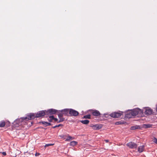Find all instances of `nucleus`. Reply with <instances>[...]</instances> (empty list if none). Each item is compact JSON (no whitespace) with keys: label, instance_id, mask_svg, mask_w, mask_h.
<instances>
[{"label":"nucleus","instance_id":"nucleus-1","mask_svg":"<svg viewBox=\"0 0 157 157\" xmlns=\"http://www.w3.org/2000/svg\"><path fill=\"white\" fill-rule=\"evenodd\" d=\"M46 114V111H41L38 112L37 113L34 114L31 113L29 114L27 117H23L21 119V120H30L34 119L35 117H39L44 116ZM20 119L19 120L20 121Z\"/></svg>","mask_w":157,"mask_h":157},{"label":"nucleus","instance_id":"nucleus-2","mask_svg":"<svg viewBox=\"0 0 157 157\" xmlns=\"http://www.w3.org/2000/svg\"><path fill=\"white\" fill-rule=\"evenodd\" d=\"M142 113H143V111L137 108L132 110L128 113L127 114V117L130 118L132 117L135 116L138 114H141Z\"/></svg>","mask_w":157,"mask_h":157},{"label":"nucleus","instance_id":"nucleus-3","mask_svg":"<svg viewBox=\"0 0 157 157\" xmlns=\"http://www.w3.org/2000/svg\"><path fill=\"white\" fill-rule=\"evenodd\" d=\"M122 115V112H114L110 114V116L113 118H118Z\"/></svg>","mask_w":157,"mask_h":157},{"label":"nucleus","instance_id":"nucleus-4","mask_svg":"<svg viewBox=\"0 0 157 157\" xmlns=\"http://www.w3.org/2000/svg\"><path fill=\"white\" fill-rule=\"evenodd\" d=\"M127 146L131 148H135L137 147V145L134 142H130L126 144Z\"/></svg>","mask_w":157,"mask_h":157},{"label":"nucleus","instance_id":"nucleus-5","mask_svg":"<svg viewBox=\"0 0 157 157\" xmlns=\"http://www.w3.org/2000/svg\"><path fill=\"white\" fill-rule=\"evenodd\" d=\"M145 110H143V113L144 112V113L146 114L150 115L152 113V110L149 108H147L144 109Z\"/></svg>","mask_w":157,"mask_h":157},{"label":"nucleus","instance_id":"nucleus-6","mask_svg":"<svg viewBox=\"0 0 157 157\" xmlns=\"http://www.w3.org/2000/svg\"><path fill=\"white\" fill-rule=\"evenodd\" d=\"M69 114L71 116H77L78 114V113L77 111L74 109H70L69 110Z\"/></svg>","mask_w":157,"mask_h":157},{"label":"nucleus","instance_id":"nucleus-7","mask_svg":"<svg viewBox=\"0 0 157 157\" xmlns=\"http://www.w3.org/2000/svg\"><path fill=\"white\" fill-rule=\"evenodd\" d=\"M56 112V110L54 109H49L47 111H46V114L48 115H51L55 114Z\"/></svg>","mask_w":157,"mask_h":157},{"label":"nucleus","instance_id":"nucleus-8","mask_svg":"<svg viewBox=\"0 0 157 157\" xmlns=\"http://www.w3.org/2000/svg\"><path fill=\"white\" fill-rule=\"evenodd\" d=\"M63 114L61 112L60 113H59L58 114V116L59 118V121L57 122L58 123H59V122H63L64 121V119L63 117Z\"/></svg>","mask_w":157,"mask_h":157},{"label":"nucleus","instance_id":"nucleus-9","mask_svg":"<svg viewBox=\"0 0 157 157\" xmlns=\"http://www.w3.org/2000/svg\"><path fill=\"white\" fill-rule=\"evenodd\" d=\"M144 145L139 146L138 147V151L139 153H141L144 151Z\"/></svg>","mask_w":157,"mask_h":157},{"label":"nucleus","instance_id":"nucleus-10","mask_svg":"<svg viewBox=\"0 0 157 157\" xmlns=\"http://www.w3.org/2000/svg\"><path fill=\"white\" fill-rule=\"evenodd\" d=\"M69 109H65L61 110V112L63 114L66 115L68 114V112L69 113Z\"/></svg>","mask_w":157,"mask_h":157},{"label":"nucleus","instance_id":"nucleus-11","mask_svg":"<svg viewBox=\"0 0 157 157\" xmlns=\"http://www.w3.org/2000/svg\"><path fill=\"white\" fill-rule=\"evenodd\" d=\"M92 114L94 116H98L100 115V113L98 111L95 110L93 112Z\"/></svg>","mask_w":157,"mask_h":157},{"label":"nucleus","instance_id":"nucleus-12","mask_svg":"<svg viewBox=\"0 0 157 157\" xmlns=\"http://www.w3.org/2000/svg\"><path fill=\"white\" fill-rule=\"evenodd\" d=\"M92 127V128L94 130L99 129L101 128V127H100L99 125L98 124L93 125Z\"/></svg>","mask_w":157,"mask_h":157},{"label":"nucleus","instance_id":"nucleus-13","mask_svg":"<svg viewBox=\"0 0 157 157\" xmlns=\"http://www.w3.org/2000/svg\"><path fill=\"white\" fill-rule=\"evenodd\" d=\"M74 138L72 137L71 136H69L68 135H67V138L66 139L65 141H70L71 140L74 139Z\"/></svg>","mask_w":157,"mask_h":157},{"label":"nucleus","instance_id":"nucleus-14","mask_svg":"<svg viewBox=\"0 0 157 157\" xmlns=\"http://www.w3.org/2000/svg\"><path fill=\"white\" fill-rule=\"evenodd\" d=\"M81 122L83 124H86L89 123V121L88 120H84L81 121Z\"/></svg>","mask_w":157,"mask_h":157},{"label":"nucleus","instance_id":"nucleus-15","mask_svg":"<svg viewBox=\"0 0 157 157\" xmlns=\"http://www.w3.org/2000/svg\"><path fill=\"white\" fill-rule=\"evenodd\" d=\"M77 144V142L75 141H71L70 143V145L71 146H74Z\"/></svg>","mask_w":157,"mask_h":157},{"label":"nucleus","instance_id":"nucleus-16","mask_svg":"<svg viewBox=\"0 0 157 157\" xmlns=\"http://www.w3.org/2000/svg\"><path fill=\"white\" fill-rule=\"evenodd\" d=\"M143 127L145 128H148L151 127V125L149 124H144L143 125Z\"/></svg>","mask_w":157,"mask_h":157},{"label":"nucleus","instance_id":"nucleus-17","mask_svg":"<svg viewBox=\"0 0 157 157\" xmlns=\"http://www.w3.org/2000/svg\"><path fill=\"white\" fill-rule=\"evenodd\" d=\"M42 123L45 126L50 125L51 124L50 123L45 121H42Z\"/></svg>","mask_w":157,"mask_h":157},{"label":"nucleus","instance_id":"nucleus-18","mask_svg":"<svg viewBox=\"0 0 157 157\" xmlns=\"http://www.w3.org/2000/svg\"><path fill=\"white\" fill-rule=\"evenodd\" d=\"M5 123L4 121H2L0 122V127H2L5 126Z\"/></svg>","mask_w":157,"mask_h":157},{"label":"nucleus","instance_id":"nucleus-19","mask_svg":"<svg viewBox=\"0 0 157 157\" xmlns=\"http://www.w3.org/2000/svg\"><path fill=\"white\" fill-rule=\"evenodd\" d=\"M49 118L54 120L55 121H58V119L56 118H54V116H50L49 117Z\"/></svg>","mask_w":157,"mask_h":157},{"label":"nucleus","instance_id":"nucleus-20","mask_svg":"<svg viewBox=\"0 0 157 157\" xmlns=\"http://www.w3.org/2000/svg\"><path fill=\"white\" fill-rule=\"evenodd\" d=\"M84 118L86 119H90V115H87L84 116Z\"/></svg>","mask_w":157,"mask_h":157},{"label":"nucleus","instance_id":"nucleus-21","mask_svg":"<svg viewBox=\"0 0 157 157\" xmlns=\"http://www.w3.org/2000/svg\"><path fill=\"white\" fill-rule=\"evenodd\" d=\"M53 145V144H46L45 145V147H48V146H52Z\"/></svg>","mask_w":157,"mask_h":157},{"label":"nucleus","instance_id":"nucleus-22","mask_svg":"<svg viewBox=\"0 0 157 157\" xmlns=\"http://www.w3.org/2000/svg\"><path fill=\"white\" fill-rule=\"evenodd\" d=\"M153 141L157 144V139L155 138H154L153 140Z\"/></svg>","mask_w":157,"mask_h":157},{"label":"nucleus","instance_id":"nucleus-23","mask_svg":"<svg viewBox=\"0 0 157 157\" xmlns=\"http://www.w3.org/2000/svg\"><path fill=\"white\" fill-rule=\"evenodd\" d=\"M62 126V124H59L58 125H56L55 126L53 127V128H56V127H59L60 126Z\"/></svg>","mask_w":157,"mask_h":157},{"label":"nucleus","instance_id":"nucleus-24","mask_svg":"<svg viewBox=\"0 0 157 157\" xmlns=\"http://www.w3.org/2000/svg\"><path fill=\"white\" fill-rule=\"evenodd\" d=\"M131 128L132 130H134V129H136V126H134L132 127Z\"/></svg>","mask_w":157,"mask_h":157},{"label":"nucleus","instance_id":"nucleus-25","mask_svg":"<svg viewBox=\"0 0 157 157\" xmlns=\"http://www.w3.org/2000/svg\"><path fill=\"white\" fill-rule=\"evenodd\" d=\"M53 119H50L49 118L48 119V121L49 122H52V120H53Z\"/></svg>","mask_w":157,"mask_h":157},{"label":"nucleus","instance_id":"nucleus-26","mask_svg":"<svg viewBox=\"0 0 157 157\" xmlns=\"http://www.w3.org/2000/svg\"><path fill=\"white\" fill-rule=\"evenodd\" d=\"M35 155L36 156H38L40 155V154L39 153H36Z\"/></svg>","mask_w":157,"mask_h":157},{"label":"nucleus","instance_id":"nucleus-27","mask_svg":"<svg viewBox=\"0 0 157 157\" xmlns=\"http://www.w3.org/2000/svg\"><path fill=\"white\" fill-rule=\"evenodd\" d=\"M2 153V154L4 155H6V153L5 152H3Z\"/></svg>","mask_w":157,"mask_h":157},{"label":"nucleus","instance_id":"nucleus-28","mask_svg":"<svg viewBox=\"0 0 157 157\" xmlns=\"http://www.w3.org/2000/svg\"><path fill=\"white\" fill-rule=\"evenodd\" d=\"M60 136V137H61L62 138H63L64 139V135Z\"/></svg>","mask_w":157,"mask_h":157},{"label":"nucleus","instance_id":"nucleus-29","mask_svg":"<svg viewBox=\"0 0 157 157\" xmlns=\"http://www.w3.org/2000/svg\"><path fill=\"white\" fill-rule=\"evenodd\" d=\"M105 141L106 142H109V140H105Z\"/></svg>","mask_w":157,"mask_h":157},{"label":"nucleus","instance_id":"nucleus-30","mask_svg":"<svg viewBox=\"0 0 157 157\" xmlns=\"http://www.w3.org/2000/svg\"><path fill=\"white\" fill-rule=\"evenodd\" d=\"M18 121V120H16V122H17Z\"/></svg>","mask_w":157,"mask_h":157}]
</instances>
